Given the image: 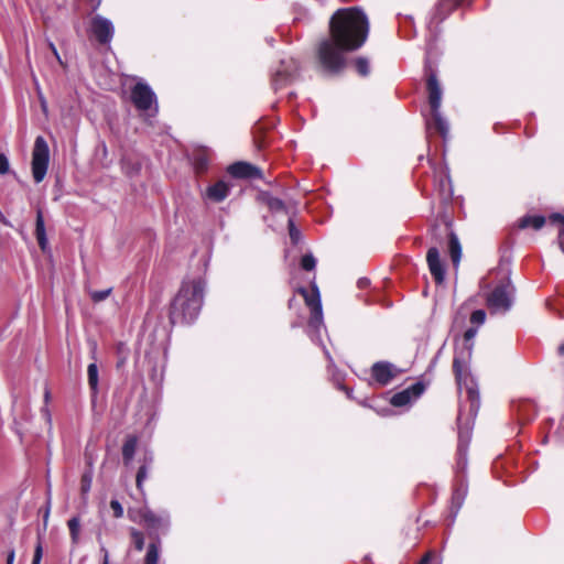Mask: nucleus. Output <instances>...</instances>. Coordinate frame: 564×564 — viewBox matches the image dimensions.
Returning a JSON list of instances; mask_svg holds the SVG:
<instances>
[{
  "mask_svg": "<svg viewBox=\"0 0 564 564\" xmlns=\"http://www.w3.org/2000/svg\"><path fill=\"white\" fill-rule=\"evenodd\" d=\"M329 31L330 37L319 43L317 55L325 70L338 73L346 63L345 52L356 51L366 42L369 22L357 8L339 9L329 21Z\"/></svg>",
  "mask_w": 564,
  "mask_h": 564,
  "instance_id": "1",
  "label": "nucleus"
},
{
  "mask_svg": "<svg viewBox=\"0 0 564 564\" xmlns=\"http://www.w3.org/2000/svg\"><path fill=\"white\" fill-rule=\"evenodd\" d=\"M206 282L203 278L185 279L174 297L170 319L173 324L194 322L203 306Z\"/></svg>",
  "mask_w": 564,
  "mask_h": 564,
  "instance_id": "2",
  "label": "nucleus"
},
{
  "mask_svg": "<svg viewBox=\"0 0 564 564\" xmlns=\"http://www.w3.org/2000/svg\"><path fill=\"white\" fill-rule=\"evenodd\" d=\"M453 370L459 391L462 392L465 390L468 398L469 415L475 417L480 405L479 392L477 384L468 370L466 358L456 354L453 361Z\"/></svg>",
  "mask_w": 564,
  "mask_h": 564,
  "instance_id": "3",
  "label": "nucleus"
},
{
  "mask_svg": "<svg viewBox=\"0 0 564 564\" xmlns=\"http://www.w3.org/2000/svg\"><path fill=\"white\" fill-rule=\"evenodd\" d=\"M427 90L431 118L426 120V128L427 130L434 129L445 138L448 133V123L440 111L442 104V89L434 74H431L427 78Z\"/></svg>",
  "mask_w": 564,
  "mask_h": 564,
  "instance_id": "4",
  "label": "nucleus"
},
{
  "mask_svg": "<svg viewBox=\"0 0 564 564\" xmlns=\"http://www.w3.org/2000/svg\"><path fill=\"white\" fill-rule=\"evenodd\" d=\"M516 289L505 275L487 294L486 303L491 314H506L513 305Z\"/></svg>",
  "mask_w": 564,
  "mask_h": 564,
  "instance_id": "5",
  "label": "nucleus"
},
{
  "mask_svg": "<svg viewBox=\"0 0 564 564\" xmlns=\"http://www.w3.org/2000/svg\"><path fill=\"white\" fill-rule=\"evenodd\" d=\"M131 101L143 117H155L158 113V100L151 87L143 83H137L131 90Z\"/></svg>",
  "mask_w": 564,
  "mask_h": 564,
  "instance_id": "6",
  "label": "nucleus"
},
{
  "mask_svg": "<svg viewBox=\"0 0 564 564\" xmlns=\"http://www.w3.org/2000/svg\"><path fill=\"white\" fill-rule=\"evenodd\" d=\"M50 162V149L46 140L39 135L34 141L32 151V174L36 183H41L47 172Z\"/></svg>",
  "mask_w": 564,
  "mask_h": 564,
  "instance_id": "7",
  "label": "nucleus"
},
{
  "mask_svg": "<svg viewBox=\"0 0 564 564\" xmlns=\"http://www.w3.org/2000/svg\"><path fill=\"white\" fill-rule=\"evenodd\" d=\"M299 292L304 297L306 305L311 308L310 327L318 330L323 326V311L318 288L313 284L311 292L304 288H300Z\"/></svg>",
  "mask_w": 564,
  "mask_h": 564,
  "instance_id": "8",
  "label": "nucleus"
},
{
  "mask_svg": "<svg viewBox=\"0 0 564 564\" xmlns=\"http://www.w3.org/2000/svg\"><path fill=\"white\" fill-rule=\"evenodd\" d=\"M297 63L292 57L281 59L279 66L272 75V86L279 90L290 84L297 72Z\"/></svg>",
  "mask_w": 564,
  "mask_h": 564,
  "instance_id": "9",
  "label": "nucleus"
},
{
  "mask_svg": "<svg viewBox=\"0 0 564 564\" xmlns=\"http://www.w3.org/2000/svg\"><path fill=\"white\" fill-rule=\"evenodd\" d=\"M90 31L101 44H107L112 40V22L101 15H95L90 22Z\"/></svg>",
  "mask_w": 564,
  "mask_h": 564,
  "instance_id": "10",
  "label": "nucleus"
},
{
  "mask_svg": "<svg viewBox=\"0 0 564 564\" xmlns=\"http://www.w3.org/2000/svg\"><path fill=\"white\" fill-rule=\"evenodd\" d=\"M139 514L144 525L151 530L160 531L169 528L170 517L167 512L155 513L145 507L139 511Z\"/></svg>",
  "mask_w": 564,
  "mask_h": 564,
  "instance_id": "11",
  "label": "nucleus"
},
{
  "mask_svg": "<svg viewBox=\"0 0 564 564\" xmlns=\"http://www.w3.org/2000/svg\"><path fill=\"white\" fill-rule=\"evenodd\" d=\"M397 375V367L388 361H378L371 367V376L381 387L389 384Z\"/></svg>",
  "mask_w": 564,
  "mask_h": 564,
  "instance_id": "12",
  "label": "nucleus"
},
{
  "mask_svg": "<svg viewBox=\"0 0 564 564\" xmlns=\"http://www.w3.org/2000/svg\"><path fill=\"white\" fill-rule=\"evenodd\" d=\"M423 391L424 387L422 383H414L411 387L395 393L391 398V404L398 408L409 405L419 399Z\"/></svg>",
  "mask_w": 564,
  "mask_h": 564,
  "instance_id": "13",
  "label": "nucleus"
},
{
  "mask_svg": "<svg viewBox=\"0 0 564 564\" xmlns=\"http://www.w3.org/2000/svg\"><path fill=\"white\" fill-rule=\"evenodd\" d=\"M426 261L431 274L434 276L436 283L441 284L444 281L445 271L441 261L440 251L436 247L429 249Z\"/></svg>",
  "mask_w": 564,
  "mask_h": 564,
  "instance_id": "14",
  "label": "nucleus"
},
{
  "mask_svg": "<svg viewBox=\"0 0 564 564\" xmlns=\"http://www.w3.org/2000/svg\"><path fill=\"white\" fill-rule=\"evenodd\" d=\"M229 174L237 178H260L261 171L247 162H236L228 167Z\"/></svg>",
  "mask_w": 564,
  "mask_h": 564,
  "instance_id": "15",
  "label": "nucleus"
},
{
  "mask_svg": "<svg viewBox=\"0 0 564 564\" xmlns=\"http://www.w3.org/2000/svg\"><path fill=\"white\" fill-rule=\"evenodd\" d=\"M229 191L230 188L227 183L224 181H218L207 188L206 196L208 199L219 203L227 198Z\"/></svg>",
  "mask_w": 564,
  "mask_h": 564,
  "instance_id": "16",
  "label": "nucleus"
},
{
  "mask_svg": "<svg viewBox=\"0 0 564 564\" xmlns=\"http://www.w3.org/2000/svg\"><path fill=\"white\" fill-rule=\"evenodd\" d=\"M460 420H462V413L459 414L458 416V422L460 423ZM470 437H471V429L466 425V426H462L459 424V429H458V454H459V458L463 459L466 455V449H467V446L470 442Z\"/></svg>",
  "mask_w": 564,
  "mask_h": 564,
  "instance_id": "17",
  "label": "nucleus"
},
{
  "mask_svg": "<svg viewBox=\"0 0 564 564\" xmlns=\"http://www.w3.org/2000/svg\"><path fill=\"white\" fill-rule=\"evenodd\" d=\"M448 250L454 265H458L462 258V246L458 237L453 231L448 235Z\"/></svg>",
  "mask_w": 564,
  "mask_h": 564,
  "instance_id": "18",
  "label": "nucleus"
},
{
  "mask_svg": "<svg viewBox=\"0 0 564 564\" xmlns=\"http://www.w3.org/2000/svg\"><path fill=\"white\" fill-rule=\"evenodd\" d=\"M35 236L39 242L40 248L45 251L47 247V238L45 232L44 218L41 210H37L36 214V224H35Z\"/></svg>",
  "mask_w": 564,
  "mask_h": 564,
  "instance_id": "19",
  "label": "nucleus"
},
{
  "mask_svg": "<svg viewBox=\"0 0 564 564\" xmlns=\"http://www.w3.org/2000/svg\"><path fill=\"white\" fill-rule=\"evenodd\" d=\"M545 224V217L535 215H527L519 219L518 226L520 229H525L532 227L535 230L541 229Z\"/></svg>",
  "mask_w": 564,
  "mask_h": 564,
  "instance_id": "20",
  "label": "nucleus"
},
{
  "mask_svg": "<svg viewBox=\"0 0 564 564\" xmlns=\"http://www.w3.org/2000/svg\"><path fill=\"white\" fill-rule=\"evenodd\" d=\"M137 443H138V441L134 436H131L126 440V442L122 446V457H123L124 464L128 465L132 460V458L135 454Z\"/></svg>",
  "mask_w": 564,
  "mask_h": 564,
  "instance_id": "21",
  "label": "nucleus"
},
{
  "mask_svg": "<svg viewBox=\"0 0 564 564\" xmlns=\"http://www.w3.org/2000/svg\"><path fill=\"white\" fill-rule=\"evenodd\" d=\"M69 530L70 541L74 545L79 543L80 540V519L79 517H73L67 521Z\"/></svg>",
  "mask_w": 564,
  "mask_h": 564,
  "instance_id": "22",
  "label": "nucleus"
},
{
  "mask_svg": "<svg viewBox=\"0 0 564 564\" xmlns=\"http://www.w3.org/2000/svg\"><path fill=\"white\" fill-rule=\"evenodd\" d=\"M87 378H88L89 388L91 389L94 394H97L99 376H98V367H97L96 362H91L90 365H88Z\"/></svg>",
  "mask_w": 564,
  "mask_h": 564,
  "instance_id": "23",
  "label": "nucleus"
},
{
  "mask_svg": "<svg viewBox=\"0 0 564 564\" xmlns=\"http://www.w3.org/2000/svg\"><path fill=\"white\" fill-rule=\"evenodd\" d=\"M160 558V542H151L144 557V564H158Z\"/></svg>",
  "mask_w": 564,
  "mask_h": 564,
  "instance_id": "24",
  "label": "nucleus"
},
{
  "mask_svg": "<svg viewBox=\"0 0 564 564\" xmlns=\"http://www.w3.org/2000/svg\"><path fill=\"white\" fill-rule=\"evenodd\" d=\"M116 352L118 356L117 368H121L128 361L130 350L124 343H118L116 346Z\"/></svg>",
  "mask_w": 564,
  "mask_h": 564,
  "instance_id": "25",
  "label": "nucleus"
},
{
  "mask_svg": "<svg viewBox=\"0 0 564 564\" xmlns=\"http://www.w3.org/2000/svg\"><path fill=\"white\" fill-rule=\"evenodd\" d=\"M465 496H466V489L464 487H459L453 494L452 503H453V507L455 508V513H457V511L462 507Z\"/></svg>",
  "mask_w": 564,
  "mask_h": 564,
  "instance_id": "26",
  "label": "nucleus"
},
{
  "mask_svg": "<svg viewBox=\"0 0 564 564\" xmlns=\"http://www.w3.org/2000/svg\"><path fill=\"white\" fill-rule=\"evenodd\" d=\"M355 66L359 75L367 76L370 72L369 61L366 57H358Z\"/></svg>",
  "mask_w": 564,
  "mask_h": 564,
  "instance_id": "27",
  "label": "nucleus"
},
{
  "mask_svg": "<svg viewBox=\"0 0 564 564\" xmlns=\"http://www.w3.org/2000/svg\"><path fill=\"white\" fill-rule=\"evenodd\" d=\"M91 481H93L91 475H89V474L83 475L82 481H80V491H82L84 501H86V496L91 488Z\"/></svg>",
  "mask_w": 564,
  "mask_h": 564,
  "instance_id": "28",
  "label": "nucleus"
},
{
  "mask_svg": "<svg viewBox=\"0 0 564 564\" xmlns=\"http://www.w3.org/2000/svg\"><path fill=\"white\" fill-rule=\"evenodd\" d=\"M301 267L306 271H312L316 267V259L312 253H306L302 257Z\"/></svg>",
  "mask_w": 564,
  "mask_h": 564,
  "instance_id": "29",
  "label": "nucleus"
},
{
  "mask_svg": "<svg viewBox=\"0 0 564 564\" xmlns=\"http://www.w3.org/2000/svg\"><path fill=\"white\" fill-rule=\"evenodd\" d=\"M111 292H112V289L108 288V289L101 290V291H90L89 295L94 302L98 303V302L105 301L111 294Z\"/></svg>",
  "mask_w": 564,
  "mask_h": 564,
  "instance_id": "30",
  "label": "nucleus"
},
{
  "mask_svg": "<svg viewBox=\"0 0 564 564\" xmlns=\"http://www.w3.org/2000/svg\"><path fill=\"white\" fill-rule=\"evenodd\" d=\"M288 226H289V235H290V239H291L292 243H294V245L299 243L301 240V232L295 227L292 218L289 219Z\"/></svg>",
  "mask_w": 564,
  "mask_h": 564,
  "instance_id": "31",
  "label": "nucleus"
},
{
  "mask_svg": "<svg viewBox=\"0 0 564 564\" xmlns=\"http://www.w3.org/2000/svg\"><path fill=\"white\" fill-rule=\"evenodd\" d=\"M268 206L272 212H283L285 210L284 202L278 197H270L268 199Z\"/></svg>",
  "mask_w": 564,
  "mask_h": 564,
  "instance_id": "32",
  "label": "nucleus"
},
{
  "mask_svg": "<svg viewBox=\"0 0 564 564\" xmlns=\"http://www.w3.org/2000/svg\"><path fill=\"white\" fill-rule=\"evenodd\" d=\"M131 536L134 543V547L137 551H142L144 547V538L143 534L137 530H132Z\"/></svg>",
  "mask_w": 564,
  "mask_h": 564,
  "instance_id": "33",
  "label": "nucleus"
},
{
  "mask_svg": "<svg viewBox=\"0 0 564 564\" xmlns=\"http://www.w3.org/2000/svg\"><path fill=\"white\" fill-rule=\"evenodd\" d=\"M486 321V312L484 310H476L471 313L470 322L473 324L482 325Z\"/></svg>",
  "mask_w": 564,
  "mask_h": 564,
  "instance_id": "34",
  "label": "nucleus"
},
{
  "mask_svg": "<svg viewBox=\"0 0 564 564\" xmlns=\"http://www.w3.org/2000/svg\"><path fill=\"white\" fill-rule=\"evenodd\" d=\"M148 477V467L142 465L137 473V487L142 490V484Z\"/></svg>",
  "mask_w": 564,
  "mask_h": 564,
  "instance_id": "35",
  "label": "nucleus"
},
{
  "mask_svg": "<svg viewBox=\"0 0 564 564\" xmlns=\"http://www.w3.org/2000/svg\"><path fill=\"white\" fill-rule=\"evenodd\" d=\"M50 513H51V488L48 487L46 508H45V511L43 514V529L44 530H46V528H47Z\"/></svg>",
  "mask_w": 564,
  "mask_h": 564,
  "instance_id": "36",
  "label": "nucleus"
},
{
  "mask_svg": "<svg viewBox=\"0 0 564 564\" xmlns=\"http://www.w3.org/2000/svg\"><path fill=\"white\" fill-rule=\"evenodd\" d=\"M110 508L112 509L116 518H121L123 516V508L118 500H111Z\"/></svg>",
  "mask_w": 564,
  "mask_h": 564,
  "instance_id": "37",
  "label": "nucleus"
},
{
  "mask_svg": "<svg viewBox=\"0 0 564 564\" xmlns=\"http://www.w3.org/2000/svg\"><path fill=\"white\" fill-rule=\"evenodd\" d=\"M42 555H43V547H42L41 541H39V543L35 546V550H34V556H33L32 564H40L41 560H42Z\"/></svg>",
  "mask_w": 564,
  "mask_h": 564,
  "instance_id": "38",
  "label": "nucleus"
},
{
  "mask_svg": "<svg viewBox=\"0 0 564 564\" xmlns=\"http://www.w3.org/2000/svg\"><path fill=\"white\" fill-rule=\"evenodd\" d=\"M9 166L10 164L8 158L3 153H0V174L8 173Z\"/></svg>",
  "mask_w": 564,
  "mask_h": 564,
  "instance_id": "39",
  "label": "nucleus"
},
{
  "mask_svg": "<svg viewBox=\"0 0 564 564\" xmlns=\"http://www.w3.org/2000/svg\"><path fill=\"white\" fill-rule=\"evenodd\" d=\"M465 0H442L440 3V9H446L451 7H457L462 4Z\"/></svg>",
  "mask_w": 564,
  "mask_h": 564,
  "instance_id": "40",
  "label": "nucleus"
},
{
  "mask_svg": "<svg viewBox=\"0 0 564 564\" xmlns=\"http://www.w3.org/2000/svg\"><path fill=\"white\" fill-rule=\"evenodd\" d=\"M476 334H477L476 327L468 328L464 334L465 341L466 343L471 341L474 339V337L476 336Z\"/></svg>",
  "mask_w": 564,
  "mask_h": 564,
  "instance_id": "41",
  "label": "nucleus"
},
{
  "mask_svg": "<svg viewBox=\"0 0 564 564\" xmlns=\"http://www.w3.org/2000/svg\"><path fill=\"white\" fill-rule=\"evenodd\" d=\"M206 165H207V161L204 160V159H200L196 162V169L202 172L206 169Z\"/></svg>",
  "mask_w": 564,
  "mask_h": 564,
  "instance_id": "42",
  "label": "nucleus"
},
{
  "mask_svg": "<svg viewBox=\"0 0 564 564\" xmlns=\"http://www.w3.org/2000/svg\"><path fill=\"white\" fill-rule=\"evenodd\" d=\"M358 288L365 289L370 284V281L367 278H361L358 280Z\"/></svg>",
  "mask_w": 564,
  "mask_h": 564,
  "instance_id": "43",
  "label": "nucleus"
},
{
  "mask_svg": "<svg viewBox=\"0 0 564 564\" xmlns=\"http://www.w3.org/2000/svg\"><path fill=\"white\" fill-rule=\"evenodd\" d=\"M14 557H15L14 550L9 551L8 556H7V564H13Z\"/></svg>",
  "mask_w": 564,
  "mask_h": 564,
  "instance_id": "44",
  "label": "nucleus"
},
{
  "mask_svg": "<svg viewBox=\"0 0 564 564\" xmlns=\"http://www.w3.org/2000/svg\"><path fill=\"white\" fill-rule=\"evenodd\" d=\"M550 219L552 221H558L560 224L564 220V216H562L561 214H553Z\"/></svg>",
  "mask_w": 564,
  "mask_h": 564,
  "instance_id": "45",
  "label": "nucleus"
},
{
  "mask_svg": "<svg viewBox=\"0 0 564 564\" xmlns=\"http://www.w3.org/2000/svg\"><path fill=\"white\" fill-rule=\"evenodd\" d=\"M52 53L54 54V56H55V58L57 59V62H58L62 66H64V63H63V61H62V58H61V56H59V54H58V52H57V48H56V47H53Z\"/></svg>",
  "mask_w": 564,
  "mask_h": 564,
  "instance_id": "46",
  "label": "nucleus"
},
{
  "mask_svg": "<svg viewBox=\"0 0 564 564\" xmlns=\"http://www.w3.org/2000/svg\"><path fill=\"white\" fill-rule=\"evenodd\" d=\"M101 551L104 552V561H102V564H109V555H108V551L102 547Z\"/></svg>",
  "mask_w": 564,
  "mask_h": 564,
  "instance_id": "47",
  "label": "nucleus"
},
{
  "mask_svg": "<svg viewBox=\"0 0 564 564\" xmlns=\"http://www.w3.org/2000/svg\"><path fill=\"white\" fill-rule=\"evenodd\" d=\"M432 556L431 554H426L420 562V564H429L430 561H431Z\"/></svg>",
  "mask_w": 564,
  "mask_h": 564,
  "instance_id": "48",
  "label": "nucleus"
},
{
  "mask_svg": "<svg viewBox=\"0 0 564 564\" xmlns=\"http://www.w3.org/2000/svg\"><path fill=\"white\" fill-rule=\"evenodd\" d=\"M44 399H45V402H48V400H50V391L47 389L45 390Z\"/></svg>",
  "mask_w": 564,
  "mask_h": 564,
  "instance_id": "49",
  "label": "nucleus"
},
{
  "mask_svg": "<svg viewBox=\"0 0 564 564\" xmlns=\"http://www.w3.org/2000/svg\"><path fill=\"white\" fill-rule=\"evenodd\" d=\"M560 236H564V220L561 223Z\"/></svg>",
  "mask_w": 564,
  "mask_h": 564,
  "instance_id": "50",
  "label": "nucleus"
},
{
  "mask_svg": "<svg viewBox=\"0 0 564 564\" xmlns=\"http://www.w3.org/2000/svg\"><path fill=\"white\" fill-rule=\"evenodd\" d=\"M558 354L564 355V344L558 347Z\"/></svg>",
  "mask_w": 564,
  "mask_h": 564,
  "instance_id": "51",
  "label": "nucleus"
},
{
  "mask_svg": "<svg viewBox=\"0 0 564 564\" xmlns=\"http://www.w3.org/2000/svg\"><path fill=\"white\" fill-rule=\"evenodd\" d=\"M43 413H44V415L47 417V420H50V413H48V410H47V409H43Z\"/></svg>",
  "mask_w": 564,
  "mask_h": 564,
  "instance_id": "52",
  "label": "nucleus"
},
{
  "mask_svg": "<svg viewBox=\"0 0 564 564\" xmlns=\"http://www.w3.org/2000/svg\"><path fill=\"white\" fill-rule=\"evenodd\" d=\"M48 47H50V51H53V47H56V46L53 42L48 41Z\"/></svg>",
  "mask_w": 564,
  "mask_h": 564,
  "instance_id": "53",
  "label": "nucleus"
},
{
  "mask_svg": "<svg viewBox=\"0 0 564 564\" xmlns=\"http://www.w3.org/2000/svg\"><path fill=\"white\" fill-rule=\"evenodd\" d=\"M560 246H561L562 252L564 253V240L560 243Z\"/></svg>",
  "mask_w": 564,
  "mask_h": 564,
  "instance_id": "54",
  "label": "nucleus"
},
{
  "mask_svg": "<svg viewBox=\"0 0 564 564\" xmlns=\"http://www.w3.org/2000/svg\"><path fill=\"white\" fill-rule=\"evenodd\" d=\"M325 355L328 359H330L329 352L327 350H325Z\"/></svg>",
  "mask_w": 564,
  "mask_h": 564,
  "instance_id": "55",
  "label": "nucleus"
}]
</instances>
